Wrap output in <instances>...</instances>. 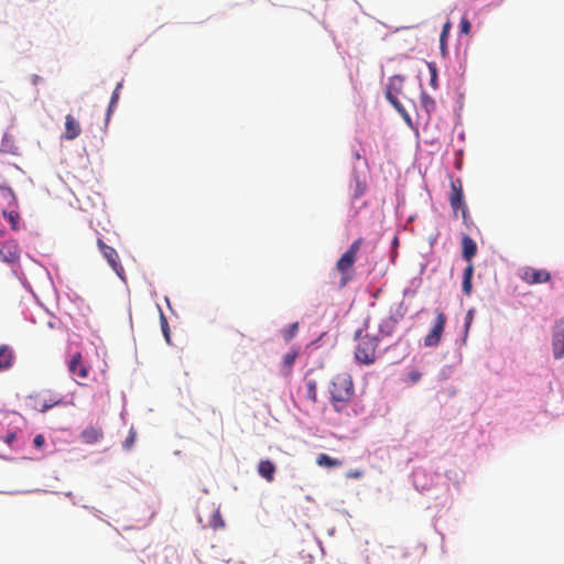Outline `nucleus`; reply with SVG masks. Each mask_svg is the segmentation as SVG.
<instances>
[{
  "label": "nucleus",
  "mask_w": 564,
  "mask_h": 564,
  "mask_svg": "<svg viewBox=\"0 0 564 564\" xmlns=\"http://www.w3.org/2000/svg\"><path fill=\"white\" fill-rule=\"evenodd\" d=\"M368 327L369 319L367 318L364 323V328H359L355 332V340L357 341L354 351L355 359L365 366L373 365L378 358L377 348L379 337L368 333L364 334V330L368 329Z\"/></svg>",
  "instance_id": "nucleus-1"
},
{
  "label": "nucleus",
  "mask_w": 564,
  "mask_h": 564,
  "mask_svg": "<svg viewBox=\"0 0 564 564\" xmlns=\"http://www.w3.org/2000/svg\"><path fill=\"white\" fill-rule=\"evenodd\" d=\"M330 400L334 408L339 411L354 395V382L347 372L336 375L329 386Z\"/></svg>",
  "instance_id": "nucleus-2"
},
{
  "label": "nucleus",
  "mask_w": 564,
  "mask_h": 564,
  "mask_svg": "<svg viewBox=\"0 0 564 564\" xmlns=\"http://www.w3.org/2000/svg\"><path fill=\"white\" fill-rule=\"evenodd\" d=\"M364 243V238H357L348 248L346 252L336 262V270L340 274V286H345L354 275V264L357 259V254Z\"/></svg>",
  "instance_id": "nucleus-3"
},
{
  "label": "nucleus",
  "mask_w": 564,
  "mask_h": 564,
  "mask_svg": "<svg viewBox=\"0 0 564 564\" xmlns=\"http://www.w3.org/2000/svg\"><path fill=\"white\" fill-rule=\"evenodd\" d=\"M21 248L14 239L0 241V261L12 268L15 275L19 274Z\"/></svg>",
  "instance_id": "nucleus-4"
},
{
  "label": "nucleus",
  "mask_w": 564,
  "mask_h": 564,
  "mask_svg": "<svg viewBox=\"0 0 564 564\" xmlns=\"http://www.w3.org/2000/svg\"><path fill=\"white\" fill-rule=\"evenodd\" d=\"M404 84V77L401 75H394L389 78V83L386 90V98L389 100V102L400 112L403 115L404 119L409 122L410 117L405 112L402 104L400 102L398 95L402 93Z\"/></svg>",
  "instance_id": "nucleus-5"
},
{
  "label": "nucleus",
  "mask_w": 564,
  "mask_h": 564,
  "mask_svg": "<svg viewBox=\"0 0 564 564\" xmlns=\"http://www.w3.org/2000/svg\"><path fill=\"white\" fill-rule=\"evenodd\" d=\"M446 324V316L443 312L437 311L436 317L430 333L424 338L425 347H435L440 344L444 327Z\"/></svg>",
  "instance_id": "nucleus-6"
},
{
  "label": "nucleus",
  "mask_w": 564,
  "mask_h": 564,
  "mask_svg": "<svg viewBox=\"0 0 564 564\" xmlns=\"http://www.w3.org/2000/svg\"><path fill=\"white\" fill-rule=\"evenodd\" d=\"M98 248L100 252L102 253L104 258L107 260L108 264L111 267V269L116 272V274L123 279L124 270L119 261L118 252L115 248L106 245L102 239L97 240Z\"/></svg>",
  "instance_id": "nucleus-7"
},
{
  "label": "nucleus",
  "mask_w": 564,
  "mask_h": 564,
  "mask_svg": "<svg viewBox=\"0 0 564 564\" xmlns=\"http://www.w3.org/2000/svg\"><path fill=\"white\" fill-rule=\"evenodd\" d=\"M449 204L453 209L454 217H457V213L460 208L467 207L464 199L463 185L459 180L451 182Z\"/></svg>",
  "instance_id": "nucleus-8"
},
{
  "label": "nucleus",
  "mask_w": 564,
  "mask_h": 564,
  "mask_svg": "<svg viewBox=\"0 0 564 564\" xmlns=\"http://www.w3.org/2000/svg\"><path fill=\"white\" fill-rule=\"evenodd\" d=\"M521 279L528 284H541L549 282L551 274L547 270L528 267L523 269Z\"/></svg>",
  "instance_id": "nucleus-9"
},
{
  "label": "nucleus",
  "mask_w": 564,
  "mask_h": 564,
  "mask_svg": "<svg viewBox=\"0 0 564 564\" xmlns=\"http://www.w3.org/2000/svg\"><path fill=\"white\" fill-rule=\"evenodd\" d=\"M82 132L79 121L73 115H66L65 117V131L63 138L72 141L79 137Z\"/></svg>",
  "instance_id": "nucleus-10"
},
{
  "label": "nucleus",
  "mask_w": 564,
  "mask_h": 564,
  "mask_svg": "<svg viewBox=\"0 0 564 564\" xmlns=\"http://www.w3.org/2000/svg\"><path fill=\"white\" fill-rule=\"evenodd\" d=\"M68 370L80 379H86L88 377V368L83 364V357L80 352H76L72 357L68 364Z\"/></svg>",
  "instance_id": "nucleus-11"
},
{
  "label": "nucleus",
  "mask_w": 564,
  "mask_h": 564,
  "mask_svg": "<svg viewBox=\"0 0 564 564\" xmlns=\"http://www.w3.org/2000/svg\"><path fill=\"white\" fill-rule=\"evenodd\" d=\"M553 355L556 359L564 356V327H555L553 330Z\"/></svg>",
  "instance_id": "nucleus-12"
},
{
  "label": "nucleus",
  "mask_w": 564,
  "mask_h": 564,
  "mask_svg": "<svg viewBox=\"0 0 564 564\" xmlns=\"http://www.w3.org/2000/svg\"><path fill=\"white\" fill-rule=\"evenodd\" d=\"M276 471L275 465L269 459H262L258 464V473L264 478L268 482H272L274 480V474Z\"/></svg>",
  "instance_id": "nucleus-13"
},
{
  "label": "nucleus",
  "mask_w": 564,
  "mask_h": 564,
  "mask_svg": "<svg viewBox=\"0 0 564 564\" xmlns=\"http://www.w3.org/2000/svg\"><path fill=\"white\" fill-rule=\"evenodd\" d=\"M477 253V245L476 242L469 237L464 236L462 239V256L463 258L468 261V263H471V259Z\"/></svg>",
  "instance_id": "nucleus-14"
},
{
  "label": "nucleus",
  "mask_w": 564,
  "mask_h": 564,
  "mask_svg": "<svg viewBox=\"0 0 564 564\" xmlns=\"http://www.w3.org/2000/svg\"><path fill=\"white\" fill-rule=\"evenodd\" d=\"M14 354L8 345H0V371L8 370L12 367Z\"/></svg>",
  "instance_id": "nucleus-15"
},
{
  "label": "nucleus",
  "mask_w": 564,
  "mask_h": 564,
  "mask_svg": "<svg viewBox=\"0 0 564 564\" xmlns=\"http://www.w3.org/2000/svg\"><path fill=\"white\" fill-rule=\"evenodd\" d=\"M102 436V430L96 426H88L80 434L82 441L86 444H95L99 442Z\"/></svg>",
  "instance_id": "nucleus-16"
},
{
  "label": "nucleus",
  "mask_w": 564,
  "mask_h": 564,
  "mask_svg": "<svg viewBox=\"0 0 564 564\" xmlns=\"http://www.w3.org/2000/svg\"><path fill=\"white\" fill-rule=\"evenodd\" d=\"M398 321L392 315L383 318L379 324V334L383 337L391 336L397 327Z\"/></svg>",
  "instance_id": "nucleus-17"
},
{
  "label": "nucleus",
  "mask_w": 564,
  "mask_h": 564,
  "mask_svg": "<svg viewBox=\"0 0 564 564\" xmlns=\"http://www.w3.org/2000/svg\"><path fill=\"white\" fill-rule=\"evenodd\" d=\"M420 105L421 108L425 111L427 118H430L431 115L436 110L435 100L425 91H422L420 95Z\"/></svg>",
  "instance_id": "nucleus-18"
},
{
  "label": "nucleus",
  "mask_w": 564,
  "mask_h": 564,
  "mask_svg": "<svg viewBox=\"0 0 564 564\" xmlns=\"http://www.w3.org/2000/svg\"><path fill=\"white\" fill-rule=\"evenodd\" d=\"M473 274H474V265H473V263H468V265L464 270V276H463V292L466 295H470V293H471Z\"/></svg>",
  "instance_id": "nucleus-19"
},
{
  "label": "nucleus",
  "mask_w": 564,
  "mask_h": 564,
  "mask_svg": "<svg viewBox=\"0 0 564 564\" xmlns=\"http://www.w3.org/2000/svg\"><path fill=\"white\" fill-rule=\"evenodd\" d=\"M62 403V399L58 398V397H54V395H51L50 398L47 399H43L41 400L37 405H36V409L42 412V413H45L46 411H48L50 409H52L53 406L55 405H58Z\"/></svg>",
  "instance_id": "nucleus-20"
},
{
  "label": "nucleus",
  "mask_w": 564,
  "mask_h": 564,
  "mask_svg": "<svg viewBox=\"0 0 564 564\" xmlns=\"http://www.w3.org/2000/svg\"><path fill=\"white\" fill-rule=\"evenodd\" d=\"M305 398L313 404L317 402V383L315 380L305 382Z\"/></svg>",
  "instance_id": "nucleus-21"
},
{
  "label": "nucleus",
  "mask_w": 564,
  "mask_h": 564,
  "mask_svg": "<svg viewBox=\"0 0 564 564\" xmlns=\"http://www.w3.org/2000/svg\"><path fill=\"white\" fill-rule=\"evenodd\" d=\"M317 465L325 466V467H338L341 466L343 462L336 458L330 457L327 454H319L316 459Z\"/></svg>",
  "instance_id": "nucleus-22"
},
{
  "label": "nucleus",
  "mask_w": 564,
  "mask_h": 564,
  "mask_svg": "<svg viewBox=\"0 0 564 564\" xmlns=\"http://www.w3.org/2000/svg\"><path fill=\"white\" fill-rule=\"evenodd\" d=\"M2 216L10 223L12 230L18 231L20 229V214L17 210H3Z\"/></svg>",
  "instance_id": "nucleus-23"
},
{
  "label": "nucleus",
  "mask_w": 564,
  "mask_h": 564,
  "mask_svg": "<svg viewBox=\"0 0 564 564\" xmlns=\"http://www.w3.org/2000/svg\"><path fill=\"white\" fill-rule=\"evenodd\" d=\"M297 357V351H289L284 355L283 357V368H284V372L285 375H290L291 372V369L295 362V359Z\"/></svg>",
  "instance_id": "nucleus-24"
},
{
  "label": "nucleus",
  "mask_w": 564,
  "mask_h": 564,
  "mask_svg": "<svg viewBox=\"0 0 564 564\" xmlns=\"http://www.w3.org/2000/svg\"><path fill=\"white\" fill-rule=\"evenodd\" d=\"M122 88V84L119 83L113 93H112V96H111V99H110V102H109V106H108V110H107V118H106V121L108 122L110 116H111V112L113 110V108L116 107L117 102H118V99H119V95H120V89Z\"/></svg>",
  "instance_id": "nucleus-25"
},
{
  "label": "nucleus",
  "mask_w": 564,
  "mask_h": 564,
  "mask_svg": "<svg viewBox=\"0 0 564 564\" xmlns=\"http://www.w3.org/2000/svg\"><path fill=\"white\" fill-rule=\"evenodd\" d=\"M429 66V70H430V74H431V79H430V85L436 89L437 88V68L435 66L434 63H429L427 64Z\"/></svg>",
  "instance_id": "nucleus-26"
},
{
  "label": "nucleus",
  "mask_w": 564,
  "mask_h": 564,
  "mask_svg": "<svg viewBox=\"0 0 564 564\" xmlns=\"http://www.w3.org/2000/svg\"><path fill=\"white\" fill-rule=\"evenodd\" d=\"M449 29H451V22L447 21L444 25H443V30H442V33H441V37H440V42H441V50L444 52L445 51V47H446V40H447V34L449 32Z\"/></svg>",
  "instance_id": "nucleus-27"
},
{
  "label": "nucleus",
  "mask_w": 564,
  "mask_h": 564,
  "mask_svg": "<svg viewBox=\"0 0 564 564\" xmlns=\"http://www.w3.org/2000/svg\"><path fill=\"white\" fill-rule=\"evenodd\" d=\"M135 437H137V433L131 427L130 431H129V434L127 436V438L124 440L123 442V448L124 449H131L134 445V442H135Z\"/></svg>",
  "instance_id": "nucleus-28"
},
{
  "label": "nucleus",
  "mask_w": 564,
  "mask_h": 564,
  "mask_svg": "<svg viewBox=\"0 0 564 564\" xmlns=\"http://www.w3.org/2000/svg\"><path fill=\"white\" fill-rule=\"evenodd\" d=\"M297 329H299V323L297 322L291 324L289 326V328L283 332L284 339L285 340H291L295 336Z\"/></svg>",
  "instance_id": "nucleus-29"
},
{
  "label": "nucleus",
  "mask_w": 564,
  "mask_h": 564,
  "mask_svg": "<svg viewBox=\"0 0 564 564\" xmlns=\"http://www.w3.org/2000/svg\"><path fill=\"white\" fill-rule=\"evenodd\" d=\"M421 378H422V373L419 370H411L408 373V382L410 384L417 383L421 380Z\"/></svg>",
  "instance_id": "nucleus-30"
},
{
  "label": "nucleus",
  "mask_w": 564,
  "mask_h": 564,
  "mask_svg": "<svg viewBox=\"0 0 564 564\" xmlns=\"http://www.w3.org/2000/svg\"><path fill=\"white\" fill-rule=\"evenodd\" d=\"M210 525L214 528V529H218V528H224L225 527V522L224 520L221 519L220 514H219V511H216V513L214 514L213 517V520L210 522Z\"/></svg>",
  "instance_id": "nucleus-31"
},
{
  "label": "nucleus",
  "mask_w": 564,
  "mask_h": 564,
  "mask_svg": "<svg viewBox=\"0 0 564 564\" xmlns=\"http://www.w3.org/2000/svg\"><path fill=\"white\" fill-rule=\"evenodd\" d=\"M460 32L464 34H468L470 31V22L466 17H463L459 23Z\"/></svg>",
  "instance_id": "nucleus-32"
},
{
  "label": "nucleus",
  "mask_w": 564,
  "mask_h": 564,
  "mask_svg": "<svg viewBox=\"0 0 564 564\" xmlns=\"http://www.w3.org/2000/svg\"><path fill=\"white\" fill-rule=\"evenodd\" d=\"M161 325L165 339L170 341L169 324L163 313H161Z\"/></svg>",
  "instance_id": "nucleus-33"
},
{
  "label": "nucleus",
  "mask_w": 564,
  "mask_h": 564,
  "mask_svg": "<svg viewBox=\"0 0 564 564\" xmlns=\"http://www.w3.org/2000/svg\"><path fill=\"white\" fill-rule=\"evenodd\" d=\"M45 444V438L42 434H37L35 435L34 440H33V445L36 447V448H42Z\"/></svg>",
  "instance_id": "nucleus-34"
},
{
  "label": "nucleus",
  "mask_w": 564,
  "mask_h": 564,
  "mask_svg": "<svg viewBox=\"0 0 564 564\" xmlns=\"http://www.w3.org/2000/svg\"><path fill=\"white\" fill-rule=\"evenodd\" d=\"M364 193H365V186H364V185H361V183H360V182H357V187H356V192H355L354 197H355V198H358V197H360L361 195H364Z\"/></svg>",
  "instance_id": "nucleus-35"
},
{
  "label": "nucleus",
  "mask_w": 564,
  "mask_h": 564,
  "mask_svg": "<svg viewBox=\"0 0 564 564\" xmlns=\"http://www.w3.org/2000/svg\"><path fill=\"white\" fill-rule=\"evenodd\" d=\"M462 212V218L465 225H468V221L470 220V217L468 215V208L464 207L459 209Z\"/></svg>",
  "instance_id": "nucleus-36"
},
{
  "label": "nucleus",
  "mask_w": 564,
  "mask_h": 564,
  "mask_svg": "<svg viewBox=\"0 0 564 564\" xmlns=\"http://www.w3.org/2000/svg\"><path fill=\"white\" fill-rule=\"evenodd\" d=\"M347 476H348V477H351V478H359V477H361V471H359V470H355V471H352V470H351V471H349V473L347 474Z\"/></svg>",
  "instance_id": "nucleus-37"
},
{
  "label": "nucleus",
  "mask_w": 564,
  "mask_h": 564,
  "mask_svg": "<svg viewBox=\"0 0 564 564\" xmlns=\"http://www.w3.org/2000/svg\"><path fill=\"white\" fill-rule=\"evenodd\" d=\"M14 438H15V434L14 433H10V434L7 435L6 442L8 444H11L14 441Z\"/></svg>",
  "instance_id": "nucleus-38"
},
{
  "label": "nucleus",
  "mask_w": 564,
  "mask_h": 564,
  "mask_svg": "<svg viewBox=\"0 0 564 564\" xmlns=\"http://www.w3.org/2000/svg\"><path fill=\"white\" fill-rule=\"evenodd\" d=\"M473 319L471 312L469 311L466 316V326L468 327L470 325V322Z\"/></svg>",
  "instance_id": "nucleus-39"
},
{
  "label": "nucleus",
  "mask_w": 564,
  "mask_h": 564,
  "mask_svg": "<svg viewBox=\"0 0 564 564\" xmlns=\"http://www.w3.org/2000/svg\"><path fill=\"white\" fill-rule=\"evenodd\" d=\"M3 235H4V230L0 229V238L3 237Z\"/></svg>",
  "instance_id": "nucleus-40"
},
{
  "label": "nucleus",
  "mask_w": 564,
  "mask_h": 564,
  "mask_svg": "<svg viewBox=\"0 0 564 564\" xmlns=\"http://www.w3.org/2000/svg\"><path fill=\"white\" fill-rule=\"evenodd\" d=\"M35 82H40L39 75H35V80H34V83H35Z\"/></svg>",
  "instance_id": "nucleus-41"
},
{
  "label": "nucleus",
  "mask_w": 564,
  "mask_h": 564,
  "mask_svg": "<svg viewBox=\"0 0 564 564\" xmlns=\"http://www.w3.org/2000/svg\"><path fill=\"white\" fill-rule=\"evenodd\" d=\"M35 82H40L39 75H35V80H34V83H35Z\"/></svg>",
  "instance_id": "nucleus-42"
},
{
  "label": "nucleus",
  "mask_w": 564,
  "mask_h": 564,
  "mask_svg": "<svg viewBox=\"0 0 564 564\" xmlns=\"http://www.w3.org/2000/svg\"><path fill=\"white\" fill-rule=\"evenodd\" d=\"M560 323H561V325H564V318H563V319H561V322H560Z\"/></svg>",
  "instance_id": "nucleus-43"
}]
</instances>
